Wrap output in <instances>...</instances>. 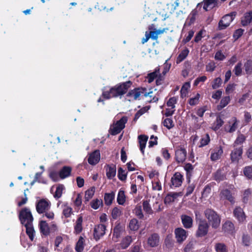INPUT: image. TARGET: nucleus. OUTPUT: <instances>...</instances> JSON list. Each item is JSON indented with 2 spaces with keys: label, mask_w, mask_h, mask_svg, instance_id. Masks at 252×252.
Wrapping results in <instances>:
<instances>
[{
  "label": "nucleus",
  "mask_w": 252,
  "mask_h": 252,
  "mask_svg": "<svg viewBox=\"0 0 252 252\" xmlns=\"http://www.w3.org/2000/svg\"><path fill=\"white\" fill-rule=\"evenodd\" d=\"M132 84L131 81H127L118 83L109 90L103 91L101 96L97 99V102H102L104 104V100L122 96L126 94Z\"/></svg>",
  "instance_id": "obj_1"
},
{
  "label": "nucleus",
  "mask_w": 252,
  "mask_h": 252,
  "mask_svg": "<svg viewBox=\"0 0 252 252\" xmlns=\"http://www.w3.org/2000/svg\"><path fill=\"white\" fill-rule=\"evenodd\" d=\"M204 213L212 228L216 229L220 226L221 219L217 212L212 209L207 208L204 211Z\"/></svg>",
  "instance_id": "obj_2"
},
{
  "label": "nucleus",
  "mask_w": 252,
  "mask_h": 252,
  "mask_svg": "<svg viewBox=\"0 0 252 252\" xmlns=\"http://www.w3.org/2000/svg\"><path fill=\"white\" fill-rule=\"evenodd\" d=\"M18 217L23 225H31L33 221V217L29 208L25 207L22 208L19 212Z\"/></svg>",
  "instance_id": "obj_3"
},
{
  "label": "nucleus",
  "mask_w": 252,
  "mask_h": 252,
  "mask_svg": "<svg viewBox=\"0 0 252 252\" xmlns=\"http://www.w3.org/2000/svg\"><path fill=\"white\" fill-rule=\"evenodd\" d=\"M149 94V93L147 92V90L146 88L137 87L129 91L126 94V96L130 98L129 100H130V99L136 100L140 99L139 97L140 96L147 97Z\"/></svg>",
  "instance_id": "obj_4"
},
{
  "label": "nucleus",
  "mask_w": 252,
  "mask_h": 252,
  "mask_svg": "<svg viewBox=\"0 0 252 252\" xmlns=\"http://www.w3.org/2000/svg\"><path fill=\"white\" fill-rule=\"evenodd\" d=\"M236 15V12H232L223 16L218 23L219 30H223L226 29L233 21Z\"/></svg>",
  "instance_id": "obj_5"
},
{
  "label": "nucleus",
  "mask_w": 252,
  "mask_h": 252,
  "mask_svg": "<svg viewBox=\"0 0 252 252\" xmlns=\"http://www.w3.org/2000/svg\"><path fill=\"white\" fill-rule=\"evenodd\" d=\"M197 224L195 236L197 238H202L207 235L209 228L208 222L206 220H201Z\"/></svg>",
  "instance_id": "obj_6"
},
{
  "label": "nucleus",
  "mask_w": 252,
  "mask_h": 252,
  "mask_svg": "<svg viewBox=\"0 0 252 252\" xmlns=\"http://www.w3.org/2000/svg\"><path fill=\"white\" fill-rule=\"evenodd\" d=\"M51 207L50 203L45 199H41L38 201L36 204V210L39 214H43L48 211Z\"/></svg>",
  "instance_id": "obj_7"
},
{
  "label": "nucleus",
  "mask_w": 252,
  "mask_h": 252,
  "mask_svg": "<svg viewBox=\"0 0 252 252\" xmlns=\"http://www.w3.org/2000/svg\"><path fill=\"white\" fill-rule=\"evenodd\" d=\"M184 181L183 175L179 172H176L171 178L170 187L171 188L180 187Z\"/></svg>",
  "instance_id": "obj_8"
},
{
  "label": "nucleus",
  "mask_w": 252,
  "mask_h": 252,
  "mask_svg": "<svg viewBox=\"0 0 252 252\" xmlns=\"http://www.w3.org/2000/svg\"><path fill=\"white\" fill-rule=\"evenodd\" d=\"M186 150L181 146L179 147L175 152V158L177 162L178 163H183L187 158Z\"/></svg>",
  "instance_id": "obj_9"
},
{
  "label": "nucleus",
  "mask_w": 252,
  "mask_h": 252,
  "mask_svg": "<svg viewBox=\"0 0 252 252\" xmlns=\"http://www.w3.org/2000/svg\"><path fill=\"white\" fill-rule=\"evenodd\" d=\"M106 225L104 224H98L95 225L94 229L93 235L94 239L97 241L105 234Z\"/></svg>",
  "instance_id": "obj_10"
},
{
  "label": "nucleus",
  "mask_w": 252,
  "mask_h": 252,
  "mask_svg": "<svg viewBox=\"0 0 252 252\" xmlns=\"http://www.w3.org/2000/svg\"><path fill=\"white\" fill-rule=\"evenodd\" d=\"M234 149L230 154V158L232 162H238L240 159L242 158L243 154V146L234 147Z\"/></svg>",
  "instance_id": "obj_11"
},
{
  "label": "nucleus",
  "mask_w": 252,
  "mask_h": 252,
  "mask_svg": "<svg viewBox=\"0 0 252 252\" xmlns=\"http://www.w3.org/2000/svg\"><path fill=\"white\" fill-rule=\"evenodd\" d=\"M234 217L239 223H243L246 221L247 216L243 209L240 206L235 208L233 212Z\"/></svg>",
  "instance_id": "obj_12"
},
{
  "label": "nucleus",
  "mask_w": 252,
  "mask_h": 252,
  "mask_svg": "<svg viewBox=\"0 0 252 252\" xmlns=\"http://www.w3.org/2000/svg\"><path fill=\"white\" fill-rule=\"evenodd\" d=\"M175 238L179 243H183L188 237V231L181 227H178L175 229Z\"/></svg>",
  "instance_id": "obj_13"
},
{
  "label": "nucleus",
  "mask_w": 252,
  "mask_h": 252,
  "mask_svg": "<svg viewBox=\"0 0 252 252\" xmlns=\"http://www.w3.org/2000/svg\"><path fill=\"white\" fill-rule=\"evenodd\" d=\"M223 149L221 146H217L211 152L210 159L212 161H216L221 158L223 154Z\"/></svg>",
  "instance_id": "obj_14"
},
{
  "label": "nucleus",
  "mask_w": 252,
  "mask_h": 252,
  "mask_svg": "<svg viewBox=\"0 0 252 252\" xmlns=\"http://www.w3.org/2000/svg\"><path fill=\"white\" fill-rule=\"evenodd\" d=\"M100 154L98 150H96L89 154L88 163L91 165H95L100 160Z\"/></svg>",
  "instance_id": "obj_15"
},
{
  "label": "nucleus",
  "mask_w": 252,
  "mask_h": 252,
  "mask_svg": "<svg viewBox=\"0 0 252 252\" xmlns=\"http://www.w3.org/2000/svg\"><path fill=\"white\" fill-rule=\"evenodd\" d=\"M203 3V8L205 11H208L215 7H218V0H203L201 3ZM201 3H198V5Z\"/></svg>",
  "instance_id": "obj_16"
},
{
  "label": "nucleus",
  "mask_w": 252,
  "mask_h": 252,
  "mask_svg": "<svg viewBox=\"0 0 252 252\" xmlns=\"http://www.w3.org/2000/svg\"><path fill=\"white\" fill-rule=\"evenodd\" d=\"M181 220L183 226L186 229H190L193 226L192 218L187 215H182Z\"/></svg>",
  "instance_id": "obj_17"
},
{
  "label": "nucleus",
  "mask_w": 252,
  "mask_h": 252,
  "mask_svg": "<svg viewBox=\"0 0 252 252\" xmlns=\"http://www.w3.org/2000/svg\"><path fill=\"white\" fill-rule=\"evenodd\" d=\"M226 175L224 168H219L213 174V179L217 182H220L226 179Z\"/></svg>",
  "instance_id": "obj_18"
},
{
  "label": "nucleus",
  "mask_w": 252,
  "mask_h": 252,
  "mask_svg": "<svg viewBox=\"0 0 252 252\" xmlns=\"http://www.w3.org/2000/svg\"><path fill=\"white\" fill-rule=\"evenodd\" d=\"M72 167L69 166H63L59 171V177L61 179H64L71 175Z\"/></svg>",
  "instance_id": "obj_19"
},
{
  "label": "nucleus",
  "mask_w": 252,
  "mask_h": 252,
  "mask_svg": "<svg viewBox=\"0 0 252 252\" xmlns=\"http://www.w3.org/2000/svg\"><path fill=\"white\" fill-rule=\"evenodd\" d=\"M124 230V227L119 223L117 224L113 228V239L115 242H117L118 239L121 237L122 232Z\"/></svg>",
  "instance_id": "obj_20"
},
{
  "label": "nucleus",
  "mask_w": 252,
  "mask_h": 252,
  "mask_svg": "<svg viewBox=\"0 0 252 252\" xmlns=\"http://www.w3.org/2000/svg\"><path fill=\"white\" fill-rule=\"evenodd\" d=\"M106 176L108 179H112L115 177L116 174V165L115 164H107Z\"/></svg>",
  "instance_id": "obj_21"
},
{
  "label": "nucleus",
  "mask_w": 252,
  "mask_h": 252,
  "mask_svg": "<svg viewBox=\"0 0 252 252\" xmlns=\"http://www.w3.org/2000/svg\"><path fill=\"white\" fill-rule=\"evenodd\" d=\"M221 197L229 201L231 204L235 203L234 197L228 189H223L220 192Z\"/></svg>",
  "instance_id": "obj_22"
},
{
  "label": "nucleus",
  "mask_w": 252,
  "mask_h": 252,
  "mask_svg": "<svg viewBox=\"0 0 252 252\" xmlns=\"http://www.w3.org/2000/svg\"><path fill=\"white\" fill-rule=\"evenodd\" d=\"M39 228L40 233L44 236L50 234V228L48 224L45 220H41L39 222Z\"/></svg>",
  "instance_id": "obj_23"
},
{
  "label": "nucleus",
  "mask_w": 252,
  "mask_h": 252,
  "mask_svg": "<svg viewBox=\"0 0 252 252\" xmlns=\"http://www.w3.org/2000/svg\"><path fill=\"white\" fill-rule=\"evenodd\" d=\"M252 21V10L245 13L241 18V23L244 27L249 25Z\"/></svg>",
  "instance_id": "obj_24"
},
{
  "label": "nucleus",
  "mask_w": 252,
  "mask_h": 252,
  "mask_svg": "<svg viewBox=\"0 0 252 252\" xmlns=\"http://www.w3.org/2000/svg\"><path fill=\"white\" fill-rule=\"evenodd\" d=\"M140 151L143 155H144V149L145 148L148 136L145 135H140L138 136Z\"/></svg>",
  "instance_id": "obj_25"
},
{
  "label": "nucleus",
  "mask_w": 252,
  "mask_h": 252,
  "mask_svg": "<svg viewBox=\"0 0 252 252\" xmlns=\"http://www.w3.org/2000/svg\"><path fill=\"white\" fill-rule=\"evenodd\" d=\"M179 196H181V192H172L168 193L164 199L165 204H169L174 202Z\"/></svg>",
  "instance_id": "obj_26"
},
{
  "label": "nucleus",
  "mask_w": 252,
  "mask_h": 252,
  "mask_svg": "<svg viewBox=\"0 0 252 252\" xmlns=\"http://www.w3.org/2000/svg\"><path fill=\"white\" fill-rule=\"evenodd\" d=\"M159 243V236L157 233L152 234L148 239V244L152 247L157 246Z\"/></svg>",
  "instance_id": "obj_27"
},
{
  "label": "nucleus",
  "mask_w": 252,
  "mask_h": 252,
  "mask_svg": "<svg viewBox=\"0 0 252 252\" xmlns=\"http://www.w3.org/2000/svg\"><path fill=\"white\" fill-rule=\"evenodd\" d=\"M82 223L83 217L82 216H80L77 218L74 225V233H75L76 234H78L82 232L83 230Z\"/></svg>",
  "instance_id": "obj_28"
},
{
  "label": "nucleus",
  "mask_w": 252,
  "mask_h": 252,
  "mask_svg": "<svg viewBox=\"0 0 252 252\" xmlns=\"http://www.w3.org/2000/svg\"><path fill=\"white\" fill-rule=\"evenodd\" d=\"M26 232L31 241H33L34 238L35 231L34 229L33 224L31 225L25 224Z\"/></svg>",
  "instance_id": "obj_29"
},
{
  "label": "nucleus",
  "mask_w": 252,
  "mask_h": 252,
  "mask_svg": "<svg viewBox=\"0 0 252 252\" xmlns=\"http://www.w3.org/2000/svg\"><path fill=\"white\" fill-rule=\"evenodd\" d=\"M132 242V239L130 236H126L124 237L121 243L120 246L122 249H126L127 248Z\"/></svg>",
  "instance_id": "obj_30"
},
{
  "label": "nucleus",
  "mask_w": 252,
  "mask_h": 252,
  "mask_svg": "<svg viewBox=\"0 0 252 252\" xmlns=\"http://www.w3.org/2000/svg\"><path fill=\"white\" fill-rule=\"evenodd\" d=\"M252 197V190L251 189H245L242 195V201L244 203L247 204Z\"/></svg>",
  "instance_id": "obj_31"
},
{
  "label": "nucleus",
  "mask_w": 252,
  "mask_h": 252,
  "mask_svg": "<svg viewBox=\"0 0 252 252\" xmlns=\"http://www.w3.org/2000/svg\"><path fill=\"white\" fill-rule=\"evenodd\" d=\"M160 72V68L159 67H157L154 71L151 73H150L148 74L147 76V79H148V82L149 83H152L155 78L158 77L159 75V74H160L159 73Z\"/></svg>",
  "instance_id": "obj_32"
},
{
  "label": "nucleus",
  "mask_w": 252,
  "mask_h": 252,
  "mask_svg": "<svg viewBox=\"0 0 252 252\" xmlns=\"http://www.w3.org/2000/svg\"><path fill=\"white\" fill-rule=\"evenodd\" d=\"M234 225L230 221L227 220L222 225V230L224 232L231 233L234 230Z\"/></svg>",
  "instance_id": "obj_33"
},
{
  "label": "nucleus",
  "mask_w": 252,
  "mask_h": 252,
  "mask_svg": "<svg viewBox=\"0 0 252 252\" xmlns=\"http://www.w3.org/2000/svg\"><path fill=\"white\" fill-rule=\"evenodd\" d=\"M189 52V50L187 48H185V49L183 50L177 58L176 63L179 64L183 62L188 56Z\"/></svg>",
  "instance_id": "obj_34"
},
{
  "label": "nucleus",
  "mask_w": 252,
  "mask_h": 252,
  "mask_svg": "<svg viewBox=\"0 0 252 252\" xmlns=\"http://www.w3.org/2000/svg\"><path fill=\"white\" fill-rule=\"evenodd\" d=\"M244 68L245 73L248 75L252 74V60L249 59L244 63Z\"/></svg>",
  "instance_id": "obj_35"
},
{
  "label": "nucleus",
  "mask_w": 252,
  "mask_h": 252,
  "mask_svg": "<svg viewBox=\"0 0 252 252\" xmlns=\"http://www.w3.org/2000/svg\"><path fill=\"white\" fill-rule=\"evenodd\" d=\"M115 198V193L114 192L111 193H105L104 194V200L105 204L106 205H110Z\"/></svg>",
  "instance_id": "obj_36"
},
{
  "label": "nucleus",
  "mask_w": 252,
  "mask_h": 252,
  "mask_svg": "<svg viewBox=\"0 0 252 252\" xmlns=\"http://www.w3.org/2000/svg\"><path fill=\"white\" fill-rule=\"evenodd\" d=\"M85 240L82 236H80L75 246V251L77 252H82L84 249Z\"/></svg>",
  "instance_id": "obj_37"
},
{
  "label": "nucleus",
  "mask_w": 252,
  "mask_h": 252,
  "mask_svg": "<svg viewBox=\"0 0 252 252\" xmlns=\"http://www.w3.org/2000/svg\"><path fill=\"white\" fill-rule=\"evenodd\" d=\"M184 169L186 171L187 178L188 181V182H190V178L191 176L192 172L193 170L194 167L190 163H188L185 164L184 166Z\"/></svg>",
  "instance_id": "obj_38"
},
{
  "label": "nucleus",
  "mask_w": 252,
  "mask_h": 252,
  "mask_svg": "<svg viewBox=\"0 0 252 252\" xmlns=\"http://www.w3.org/2000/svg\"><path fill=\"white\" fill-rule=\"evenodd\" d=\"M127 172L119 167L118 169V178L121 181L125 182L127 178Z\"/></svg>",
  "instance_id": "obj_39"
},
{
  "label": "nucleus",
  "mask_w": 252,
  "mask_h": 252,
  "mask_svg": "<svg viewBox=\"0 0 252 252\" xmlns=\"http://www.w3.org/2000/svg\"><path fill=\"white\" fill-rule=\"evenodd\" d=\"M150 200H143L142 202V206L144 211L147 214L151 215L153 213V211L149 203Z\"/></svg>",
  "instance_id": "obj_40"
},
{
  "label": "nucleus",
  "mask_w": 252,
  "mask_h": 252,
  "mask_svg": "<svg viewBox=\"0 0 252 252\" xmlns=\"http://www.w3.org/2000/svg\"><path fill=\"white\" fill-rule=\"evenodd\" d=\"M129 228L131 230L137 231L139 228V224L136 219H131L129 223Z\"/></svg>",
  "instance_id": "obj_41"
},
{
  "label": "nucleus",
  "mask_w": 252,
  "mask_h": 252,
  "mask_svg": "<svg viewBox=\"0 0 252 252\" xmlns=\"http://www.w3.org/2000/svg\"><path fill=\"white\" fill-rule=\"evenodd\" d=\"M127 122V117L126 116H123L119 121L114 124L117 126L120 130H123L125 127V125Z\"/></svg>",
  "instance_id": "obj_42"
},
{
  "label": "nucleus",
  "mask_w": 252,
  "mask_h": 252,
  "mask_svg": "<svg viewBox=\"0 0 252 252\" xmlns=\"http://www.w3.org/2000/svg\"><path fill=\"white\" fill-rule=\"evenodd\" d=\"M214 248L216 252H228L227 247L224 243H216Z\"/></svg>",
  "instance_id": "obj_43"
},
{
  "label": "nucleus",
  "mask_w": 252,
  "mask_h": 252,
  "mask_svg": "<svg viewBox=\"0 0 252 252\" xmlns=\"http://www.w3.org/2000/svg\"><path fill=\"white\" fill-rule=\"evenodd\" d=\"M64 189V187L62 184H59L57 186L56 188V191L54 194V197L56 199H59L61 197L63 191Z\"/></svg>",
  "instance_id": "obj_44"
},
{
  "label": "nucleus",
  "mask_w": 252,
  "mask_h": 252,
  "mask_svg": "<svg viewBox=\"0 0 252 252\" xmlns=\"http://www.w3.org/2000/svg\"><path fill=\"white\" fill-rule=\"evenodd\" d=\"M122 214V210L120 208L115 207L112 210L111 216L114 220H117Z\"/></svg>",
  "instance_id": "obj_45"
},
{
  "label": "nucleus",
  "mask_w": 252,
  "mask_h": 252,
  "mask_svg": "<svg viewBox=\"0 0 252 252\" xmlns=\"http://www.w3.org/2000/svg\"><path fill=\"white\" fill-rule=\"evenodd\" d=\"M210 142V136L208 133H206L204 136L202 137L200 141L199 148H202L207 145Z\"/></svg>",
  "instance_id": "obj_46"
},
{
  "label": "nucleus",
  "mask_w": 252,
  "mask_h": 252,
  "mask_svg": "<svg viewBox=\"0 0 252 252\" xmlns=\"http://www.w3.org/2000/svg\"><path fill=\"white\" fill-rule=\"evenodd\" d=\"M243 173L248 179L252 180V165L245 167L243 169Z\"/></svg>",
  "instance_id": "obj_47"
},
{
  "label": "nucleus",
  "mask_w": 252,
  "mask_h": 252,
  "mask_svg": "<svg viewBox=\"0 0 252 252\" xmlns=\"http://www.w3.org/2000/svg\"><path fill=\"white\" fill-rule=\"evenodd\" d=\"M117 202L120 205H123L126 202V196L125 191L123 190H120L118 192L117 198Z\"/></svg>",
  "instance_id": "obj_48"
},
{
  "label": "nucleus",
  "mask_w": 252,
  "mask_h": 252,
  "mask_svg": "<svg viewBox=\"0 0 252 252\" xmlns=\"http://www.w3.org/2000/svg\"><path fill=\"white\" fill-rule=\"evenodd\" d=\"M242 63L238 62L234 68L233 72L236 76H240L242 73Z\"/></svg>",
  "instance_id": "obj_49"
},
{
  "label": "nucleus",
  "mask_w": 252,
  "mask_h": 252,
  "mask_svg": "<svg viewBox=\"0 0 252 252\" xmlns=\"http://www.w3.org/2000/svg\"><path fill=\"white\" fill-rule=\"evenodd\" d=\"M135 215L140 220L143 219L144 214L141 206H136L133 210Z\"/></svg>",
  "instance_id": "obj_50"
},
{
  "label": "nucleus",
  "mask_w": 252,
  "mask_h": 252,
  "mask_svg": "<svg viewBox=\"0 0 252 252\" xmlns=\"http://www.w3.org/2000/svg\"><path fill=\"white\" fill-rule=\"evenodd\" d=\"M246 140V137L244 135L241 134L238 136L237 138L236 139L234 143L233 144V147H238L237 146L239 145H241L243 144Z\"/></svg>",
  "instance_id": "obj_51"
},
{
  "label": "nucleus",
  "mask_w": 252,
  "mask_h": 252,
  "mask_svg": "<svg viewBox=\"0 0 252 252\" xmlns=\"http://www.w3.org/2000/svg\"><path fill=\"white\" fill-rule=\"evenodd\" d=\"M49 178L54 182H57L59 180V172H57L55 170H52L49 171Z\"/></svg>",
  "instance_id": "obj_52"
},
{
  "label": "nucleus",
  "mask_w": 252,
  "mask_h": 252,
  "mask_svg": "<svg viewBox=\"0 0 252 252\" xmlns=\"http://www.w3.org/2000/svg\"><path fill=\"white\" fill-rule=\"evenodd\" d=\"M94 193V188H92L88 189L85 191V201H89L91 199Z\"/></svg>",
  "instance_id": "obj_53"
},
{
  "label": "nucleus",
  "mask_w": 252,
  "mask_h": 252,
  "mask_svg": "<svg viewBox=\"0 0 252 252\" xmlns=\"http://www.w3.org/2000/svg\"><path fill=\"white\" fill-rule=\"evenodd\" d=\"M222 79L220 77H217L214 79L213 82H212V88L213 89L215 90L217 88H219L220 87L222 84Z\"/></svg>",
  "instance_id": "obj_54"
},
{
  "label": "nucleus",
  "mask_w": 252,
  "mask_h": 252,
  "mask_svg": "<svg viewBox=\"0 0 252 252\" xmlns=\"http://www.w3.org/2000/svg\"><path fill=\"white\" fill-rule=\"evenodd\" d=\"M224 122L220 116H217L216 121L214 123V129L218 130L223 124Z\"/></svg>",
  "instance_id": "obj_55"
},
{
  "label": "nucleus",
  "mask_w": 252,
  "mask_h": 252,
  "mask_svg": "<svg viewBox=\"0 0 252 252\" xmlns=\"http://www.w3.org/2000/svg\"><path fill=\"white\" fill-rule=\"evenodd\" d=\"M163 125L168 129H170L174 126L173 121L171 118L165 119L163 122Z\"/></svg>",
  "instance_id": "obj_56"
},
{
  "label": "nucleus",
  "mask_w": 252,
  "mask_h": 252,
  "mask_svg": "<svg viewBox=\"0 0 252 252\" xmlns=\"http://www.w3.org/2000/svg\"><path fill=\"white\" fill-rule=\"evenodd\" d=\"M122 130H120L117 126H116L114 124L113 126H111L110 129L109 130V132L112 135H116L121 132Z\"/></svg>",
  "instance_id": "obj_57"
},
{
  "label": "nucleus",
  "mask_w": 252,
  "mask_h": 252,
  "mask_svg": "<svg viewBox=\"0 0 252 252\" xmlns=\"http://www.w3.org/2000/svg\"><path fill=\"white\" fill-rule=\"evenodd\" d=\"M232 120L233 123L231 126H229V129L227 130V131L229 133H232L234 132L236 130L238 126V121L237 118L236 117H233Z\"/></svg>",
  "instance_id": "obj_58"
},
{
  "label": "nucleus",
  "mask_w": 252,
  "mask_h": 252,
  "mask_svg": "<svg viewBox=\"0 0 252 252\" xmlns=\"http://www.w3.org/2000/svg\"><path fill=\"white\" fill-rule=\"evenodd\" d=\"M178 100V97L173 96L170 97L167 102V105L168 107H171V108L174 109L175 107V104L177 103Z\"/></svg>",
  "instance_id": "obj_59"
},
{
  "label": "nucleus",
  "mask_w": 252,
  "mask_h": 252,
  "mask_svg": "<svg viewBox=\"0 0 252 252\" xmlns=\"http://www.w3.org/2000/svg\"><path fill=\"white\" fill-rule=\"evenodd\" d=\"M100 205H102V200H99L98 199H96L95 200H93L91 202V207L95 210L99 208Z\"/></svg>",
  "instance_id": "obj_60"
},
{
  "label": "nucleus",
  "mask_w": 252,
  "mask_h": 252,
  "mask_svg": "<svg viewBox=\"0 0 252 252\" xmlns=\"http://www.w3.org/2000/svg\"><path fill=\"white\" fill-rule=\"evenodd\" d=\"M211 191V186L210 184H208L205 186L203 191L202 192V196L205 197H207L210 194Z\"/></svg>",
  "instance_id": "obj_61"
},
{
  "label": "nucleus",
  "mask_w": 252,
  "mask_h": 252,
  "mask_svg": "<svg viewBox=\"0 0 252 252\" xmlns=\"http://www.w3.org/2000/svg\"><path fill=\"white\" fill-rule=\"evenodd\" d=\"M230 98L229 96H226L223 97L220 100V106L221 108L225 107L230 102Z\"/></svg>",
  "instance_id": "obj_62"
},
{
  "label": "nucleus",
  "mask_w": 252,
  "mask_h": 252,
  "mask_svg": "<svg viewBox=\"0 0 252 252\" xmlns=\"http://www.w3.org/2000/svg\"><path fill=\"white\" fill-rule=\"evenodd\" d=\"M244 30L242 29H239L235 31L233 34V37L235 41L238 39L243 34Z\"/></svg>",
  "instance_id": "obj_63"
},
{
  "label": "nucleus",
  "mask_w": 252,
  "mask_h": 252,
  "mask_svg": "<svg viewBox=\"0 0 252 252\" xmlns=\"http://www.w3.org/2000/svg\"><path fill=\"white\" fill-rule=\"evenodd\" d=\"M194 249V242L190 241L188 243L184 248V252H190Z\"/></svg>",
  "instance_id": "obj_64"
}]
</instances>
